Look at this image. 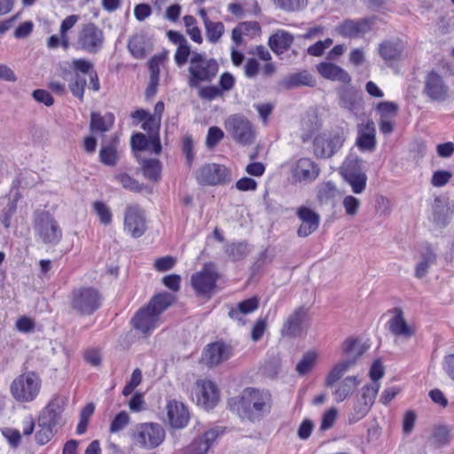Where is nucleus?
<instances>
[{"instance_id": "2f4dec72", "label": "nucleus", "mask_w": 454, "mask_h": 454, "mask_svg": "<svg viewBox=\"0 0 454 454\" xmlns=\"http://www.w3.org/2000/svg\"><path fill=\"white\" fill-rule=\"evenodd\" d=\"M378 52L386 62H393L401 58L403 46L398 41L387 40L379 45Z\"/></svg>"}, {"instance_id": "e433bc0d", "label": "nucleus", "mask_w": 454, "mask_h": 454, "mask_svg": "<svg viewBox=\"0 0 454 454\" xmlns=\"http://www.w3.org/2000/svg\"><path fill=\"white\" fill-rule=\"evenodd\" d=\"M367 348L368 346L362 343L357 339L349 338L344 341L342 352L346 356V358L354 359L356 364L357 359L364 355Z\"/></svg>"}, {"instance_id": "7ed1b4c3", "label": "nucleus", "mask_w": 454, "mask_h": 454, "mask_svg": "<svg viewBox=\"0 0 454 454\" xmlns=\"http://www.w3.org/2000/svg\"><path fill=\"white\" fill-rule=\"evenodd\" d=\"M219 70L217 61L205 54L192 51L189 60L187 83L192 89L200 88L201 83L211 82Z\"/></svg>"}, {"instance_id": "ddd939ff", "label": "nucleus", "mask_w": 454, "mask_h": 454, "mask_svg": "<svg viewBox=\"0 0 454 454\" xmlns=\"http://www.w3.org/2000/svg\"><path fill=\"white\" fill-rule=\"evenodd\" d=\"M373 18L347 19L336 27V32L344 38H358L372 30Z\"/></svg>"}, {"instance_id": "0e129e2a", "label": "nucleus", "mask_w": 454, "mask_h": 454, "mask_svg": "<svg viewBox=\"0 0 454 454\" xmlns=\"http://www.w3.org/2000/svg\"><path fill=\"white\" fill-rule=\"evenodd\" d=\"M222 95V90L215 86L200 87L199 90V97L206 100H213Z\"/></svg>"}, {"instance_id": "f257e3e1", "label": "nucleus", "mask_w": 454, "mask_h": 454, "mask_svg": "<svg viewBox=\"0 0 454 454\" xmlns=\"http://www.w3.org/2000/svg\"><path fill=\"white\" fill-rule=\"evenodd\" d=\"M174 302V296L168 293L154 295L146 307L140 309L133 317L136 330L149 334L161 323L160 315Z\"/></svg>"}, {"instance_id": "c9c22d12", "label": "nucleus", "mask_w": 454, "mask_h": 454, "mask_svg": "<svg viewBox=\"0 0 454 454\" xmlns=\"http://www.w3.org/2000/svg\"><path fill=\"white\" fill-rule=\"evenodd\" d=\"M136 157L142 167L144 176L151 181H158L161 172L160 161L157 159H144L138 154H136Z\"/></svg>"}, {"instance_id": "f03ea898", "label": "nucleus", "mask_w": 454, "mask_h": 454, "mask_svg": "<svg viewBox=\"0 0 454 454\" xmlns=\"http://www.w3.org/2000/svg\"><path fill=\"white\" fill-rule=\"evenodd\" d=\"M234 405L240 418L255 421L270 413L271 395L266 390L248 387L242 392Z\"/></svg>"}, {"instance_id": "6e6552de", "label": "nucleus", "mask_w": 454, "mask_h": 454, "mask_svg": "<svg viewBox=\"0 0 454 454\" xmlns=\"http://www.w3.org/2000/svg\"><path fill=\"white\" fill-rule=\"evenodd\" d=\"M345 140L343 130L320 134L314 139V154L319 158H331L342 147Z\"/></svg>"}, {"instance_id": "dca6fc26", "label": "nucleus", "mask_w": 454, "mask_h": 454, "mask_svg": "<svg viewBox=\"0 0 454 454\" xmlns=\"http://www.w3.org/2000/svg\"><path fill=\"white\" fill-rule=\"evenodd\" d=\"M424 93L432 100L442 101L448 96L449 87L436 72L427 74L424 82Z\"/></svg>"}, {"instance_id": "c756f323", "label": "nucleus", "mask_w": 454, "mask_h": 454, "mask_svg": "<svg viewBox=\"0 0 454 454\" xmlns=\"http://www.w3.org/2000/svg\"><path fill=\"white\" fill-rule=\"evenodd\" d=\"M142 129L148 132L150 143L152 145V151L160 154L161 152V145L159 136L160 121L153 115L149 116L142 124Z\"/></svg>"}, {"instance_id": "052dcab7", "label": "nucleus", "mask_w": 454, "mask_h": 454, "mask_svg": "<svg viewBox=\"0 0 454 454\" xmlns=\"http://www.w3.org/2000/svg\"><path fill=\"white\" fill-rule=\"evenodd\" d=\"M333 42L331 38H326L324 41H318L308 48V53L311 56L319 57L324 53L325 49L329 48L333 44Z\"/></svg>"}, {"instance_id": "a18cd8bd", "label": "nucleus", "mask_w": 454, "mask_h": 454, "mask_svg": "<svg viewBox=\"0 0 454 454\" xmlns=\"http://www.w3.org/2000/svg\"><path fill=\"white\" fill-rule=\"evenodd\" d=\"M207 40L212 43H217L224 33V26L222 22L211 21L205 26Z\"/></svg>"}, {"instance_id": "c03bdc74", "label": "nucleus", "mask_w": 454, "mask_h": 454, "mask_svg": "<svg viewBox=\"0 0 454 454\" xmlns=\"http://www.w3.org/2000/svg\"><path fill=\"white\" fill-rule=\"evenodd\" d=\"M344 179L351 186L354 193L360 194L365 190L367 183V176L365 173L357 175L348 174V176H344Z\"/></svg>"}, {"instance_id": "423d86ee", "label": "nucleus", "mask_w": 454, "mask_h": 454, "mask_svg": "<svg viewBox=\"0 0 454 454\" xmlns=\"http://www.w3.org/2000/svg\"><path fill=\"white\" fill-rule=\"evenodd\" d=\"M41 380L35 372L17 377L11 385V393L15 400L21 403L33 401L38 395Z\"/></svg>"}, {"instance_id": "4468645a", "label": "nucleus", "mask_w": 454, "mask_h": 454, "mask_svg": "<svg viewBox=\"0 0 454 454\" xmlns=\"http://www.w3.org/2000/svg\"><path fill=\"white\" fill-rule=\"evenodd\" d=\"M308 319L309 308L305 306L296 308L284 322L281 328L282 336L289 338L300 336Z\"/></svg>"}, {"instance_id": "473e14b6", "label": "nucleus", "mask_w": 454, "mask_h": 454, "mask_svg": "<svg viewBox=\"0 0 454 454\" xmlns=\"http://www.w3.org/2000/svg\"><path fill=\"white\" fill-rule=\"evenodd\" d=\"M355 365V360L351 358H345L344 360L337 363L329 372L325 378V386L333 387L334 384L341 379L352 366Z\"/></svg>"}, {"instance_id": "bf43d9fd", "label": "nucleus", "mask_w": 454, "mask_h": 454, "mask_svg": "<svg viewBox=\"0 0 454 454\" xmlns=\"http://www.w3.org/2000/svg\"><path fill=\"white\" fill-rule=\"evenodd\" d=\"M115 178L121 184V185L125 189L134 192L141 190V185L139 184V183L128 174H119L115 176Z\"/></svg>"}, {"instance_id": "7c9ffc66", "label": "nucleus", "mask_w": 454, "mask_h": 454, "mask_svg": "<svg viewBox=\"0 0 454 454\" xmlns=\"http://www.w3.org/2000/svg\"><path fill=\"white\" fill-rule=\"evenodd\" d=\"M294 35L286 31H278L269 38V45L277 55L287 51L294 43Z\"/></svg>"}, {"instance_id": "f704fd0d", "label": "nucleus", "mask_w": 454, "mask_h": 454, "mask_svg": "<svg viewBox=\"0 0 454 454\" xmlns=\"http://www.w3.org/2000/svg\"><path fill=\"white\" fill-rule=\"evenodd\" d=\"M359 385L356 376H348L335 386L333 395L337 402L344 401Z\"/></svg>"}, {"instance_id": "ea45409f", "label": "nucleus", "mask_w": 454, "mask_h": 454, "mask_svg": "<svg viewBox=\"0 0 454 454\" xmlns=\"http://www.w3.org/2000/svg\"><path fill=\"white\" fill-rule=\"evenodd\" d=\"M274 6L285 12H296L306 8L308 0H271Z\"/></svg>"}, {"instance_id": "1a4fd4ad", "label": "nucleus", "mask_w": 454, "mask_h": 454, "mask_svg": "<svg viewBox=\"0 0 454 454\" xmlns=\"http://www.w3.org/2000/svg\"><path fill=\"white\" fill-rule=\"evenodd\" d=\"M165 432L162 427L154 423L137 425L132 434L136 444L146 449L159 446L164 440Z\"/></svg>"}, {"instance_id": "9d476101", "label": "nucleus", "mask_w": 454, "mask_h": 454, "mask_svg": "<svg viewBox=\"0 0 454 454\" xmlns=\"http://www.w3.org/2000/svg\"><path fill=\"white\" fill-rule=\"evenodd\" d=\"M104 42L102 29L94 23H87L79 31L76 44L78 49L96 54L103 48Z\"/></svg>"}, {"instance_id": "72a5a7b5", "label": "nucleus", "mask_w": 454, "mask_h": 454, "mask_svg": "<svg viewBox=\"0 0 454 454\" xmlns=\"http://www.w3.org/2000/svg\"><path fill=\"white\" fill-rule=\"evenodd\" d=\"M114 116L108 113L102 116L98 113H91L90 129L91 132L104 133L108 131L114 125Z\"/></svg>"}, {"instance_id": "69168bd1", "label": "nucleus", "mask_w": 454, "mask_h": 454, "mask_svg": "<svg viewBox=\"0 0 454 454\" xmlns=\"http://www.w3.org/2000/svg\"><path fill=\"white\" fill-rule=\"evenodd\" d=\"M41 429L35 434V441L38 444L43 445L47 443L53 436V429L47 426H39Z\"/></svg>"}, {"instance_id": "20e7f679", "label": "nucleus", "mask_w": 454, "mask_h": 454, "mask_svg": "<svg viewBox=\"0 0 454 454\" xmlns=\"http://www.w3.org/2000/svg\"><path fill=\"white\" fill-rule=\"evenodd\" d=\"M224 129L234 142L243 146L254 144L256 137L254 126L240 114L230 115L224 121Z\"/></svg>"}, {"instance_id": "13d9d810", "label": "nucleus", "mask_w": 454, "mask_h": 454, "mask_svg": "<svg viewBox=\"0 0 454 454\" xmlns=\"http://www.w3.org/2000/svg\"><path fill=\"white\" fill-rule=\"evenodd\" d=\"M191 46L188 43L177 47L175 54V61L178 67H183L188 60L189 56H192Z\"/></svg>"}, {"instance_id": "5701e85b", "label": "nucleus", "mask_w": 454, "mask_h": 454, "mask_svg": "<svg viewBox=\"0 0 454 454\" xmlns=\"http://www.w3.org/2000/svg\"><path fill=\"white\" fill-rule=\"evenodd\" d=\"M388 328L390 333L395 335L396 342L399 340H407L415 334L414 327L408 325L400 309H395V316L388 321Z\"/></svg>"}, {"instance_id": "39448f33", "label": "nucleus", "mask_w": 454, "mask_h": 454, "mask_svg": "<svg viewBox=\"0 0 454 454\" xmlns=\"http://www.w3.org/2000/svg\"><path fill=\"white\" fill-rule=\"evenodd\" d=\"M35 231L46 245L56 246L62 239V230L57 220L47 211H39L34 217Z\"/></svg>"}, {"instance_id": "0eeeda50", "label": "nucleus", "mask_w": 454, "mask_h": 454, "mask_svg": "<svg viewBox=\"0 0 454 454\" xmlns=\"http://www.w3.org/2000/svg\"><path fill=\"white\" fill-rule=\"evenodd\" d=\"M102 296L92 287H82L72 294L71 307L81 315H91L101 305Z\"/></svg>"}, {"instance_id": "a878e982", "label": "nucleus", "mask_w": 454, "mask_h": 454, "mask_svg": "<svg viewBox=\"0 0 454 454\" xmlns=\"http://www.w3.org/2000/svg\"><path fill=\"white\" fill-rule=\"evenodd\" d=\"M437 262V254L429 244H427L419 253V259L415 266L414 276L421 279L427 276L431 266Z\"/></svg>"}, {"instance_id": "2eb2a0df", "label": "nucleus", "mask_w": 454, "mask_h": 454, "mask_svg": "<svg viewBox=\"0 0 454 454\" xmlns=\"http://www.w3.org/2000/svg\"><path fill=\"white\" fill-rule=\"evenodd\" d=\"M217 273L213 264H206L203 269L193 274L192 286L198 294H207L215 286Z\"/></svg>"}, {"instance_id": "f8f14e48", "label": "nucleus", "mask_w": 454, "mask_h": 454, "mask_svg": "<svg viewBox=\"0 0 454 454\" xmlns=\"http://www.w3.org/2000/svg\"><path fill=\"white\" fill-rule=\"evenodd\" d=\"M319 166L310 158L302 157L297 160L292 166L291 176L294 184H310L320 174Z\"/></svg>"}, {"instance_id": "a19ab883", "label": "nucleus", "mask_w": 454, "mask_h": 454, "mask_svg": "<svg viewBox=\"0 0 454 454\" xmlns=\"http://www.w3.org/2000/svg\"><path fill=\"white\" fill-rule=\"evenodd\" d=\"M86 85L87 80L85 76L82 75L81 74H76L74 75L73 80L69 82L68 88L74 97L82 101Z\"/></svg>"}, {"instance_id": "09e8293b", "label": "nucleus", "mask_w": 454, "mask_h": 454, "mask_svg": "<svg viewBox=\"0 0 454 454\" xmlns=\"http://www.w3.org/2000/svg\"><path fill=\"white\" fill-rule=\"evenodd\" d=\"M101 162L108 166H114L117 162V152L114 145L102 146L99 152Z\"/></svg>"}, {"instance_id": "393cba45", "label": "nucleus", "mask_w": 454, "mask_h": 454, "mask_svg": "<svg viewBox=\"0 0 454 454\" xmlns=\"http://www.w3.org/2000/svg\"><path fill=\"white\" fill-rule=\"evenodd\" d=\"M375 134L376 130L372 121L369 120L366 123L359 124L356 142L359 149L372 152L376 146Z\"/></svg>"}, {"instance_id": "cd10ccee", "label": "nucleus", "mask_w": 454, "mask_h": 454, "mask_svg": "<svg viewBox=\"0 0 454 454\" xmlns=\"http://www.w3.org/2000/svg\"><path fill=\"white\" fill-rule=\"evenodd\" d=\"M317 70L325 79L338 81L344 84H348L351 82L348 73L336 64L322 62L317 66Z\"/></svg>"}, {"instance_id": "4c0bfd02", "label": "nucleus", "mask_w": 454, "mask_h": 454, "mask_svg": "<svg viewBox=\"0 0 454 454\" xmlns=\"http://www.w3.org/2000/svg\"><path fill=\"white\" fill-rule=\"evenodd\" d=\"M224 252L230 260L237 262L247 257L250 249L247 242H236L226 245Z\"/></svg>"}, {"instance_id": "c85d7f7f", "label": "nucleus", "mask_w": 454, "mask_h": 454, "mask_svg": "<svg viewBox=\"0 0 454 454\" xmlns=\"http://www.w3.org/2000/svg\"><path fill=\"white\" fill-rule=\"evenodd\" d=\"M74 74H81L85 76L87 74L90 78V84L94 91H98L100 89V83L97 72L93 68V64L83 59H73L71 63Z\"/></svg>"}, {"instance_id": "4be33fe9", "label": "nucleus", "mask_w": 454, "mask_h": 454, "mask_svg": "<svg viewBox=\"0 0 454 454\" xmlns=\"http://www.w3.org/2000/svg\"><path fill=\"white\" fill-rule=\"evenodd\" d=\"M380 389V383L366 385L361 389V395L354 405L355 414L357 419L364 418L370 411Z\"/></svg>"}, {"instance_id": "de8ad7c7", "label": "nucleus", "mask_w": 454, "mask_h": 454, "mask_svg": "<svg viewBox=\"0 0 454 454\" xmlns=\"http://www.w3.org/2000/svg\"><path fill=\"white\" fill-rule=\"evenodd\" d=\"M317 355L314 352L306 353L302 359L296 365V371L299 374L304 375L308 373L314 366Z\"/></svg>"}, {"instance_id": "864d4df0", "label": "nucleus", "mask_w": 454, "mask_h": 454, "mask_svg": "<svg viewBox=\"0 0 454 454\" xmlns=\"http://www.w3.org/2000/svg\"><path fill=\"white\" fill-rule=\"evenodd\" d=\"M376 109L380 114V118H388L396 114L398 106L394 102L384 101L379 103Z\"/></svg>"}, {"instance_id": "3c124183", "label": "nucleus", "mask_w": 454, "mask_h": 454, "mask_svg": "<svg viewBox=\"0 0 454 454\" xmlns=\"http://www.w3.org/2000/svg\"><path fill=\"white\" fill-rule=\"evenodd\" d=\"M360 205V200L352 195L345 196L342 200V206L345 209V212L349 216H355L357 215Z\"/></svg>"}, {"instance_id": "338daca9", "label": "nucleus", "mask_w": 454, "mask_h": 454, "mask_svg": "<svg viewBox=\"0 0 454 454\" xmlns=\"http://www.w3.org/2000/svg\"><path fill=\"white\" fill-rule=\"evenodd\" d=\"M209 447L210 446L202 438H199L194 440L189 446V452L191 454H205Z\"/></svg>"}, {"instance_id": "b1692460", "label": "nucleus", "mask_w": 454, "mask_h": 454, "mask_svg": "<svg viewBox=\"0 0 454 454\" xmlns=\"http://www.w3.org/2000/svg\"><path fill=\"white\" fill-rule=\"evenodd\" d=\"M297 216L301 222L297 231L298 236L308 237L318 228L320 215L314 210L301 206L297 209Z\"/></svg>"}, {"instance_id": "6ab92c4d", "label": "nucleus", "mask_w": 454, "mask_h": 454, "mask_svg": "<svg viewBox=\"0 0 454 454\" xmlns=\"http://www.w3.org/2000/svg\"><path fill=\"white\" fill-rule=\"evenodd\" d=\"M231 356V347L223 342L208 344L205 348L201 361L207 366H215L226 361Z\"/></svg>"}, {"instance_id": "37998d69", "label": "nucleus", "mask_w": 454, "mask_h": 454, "mask_svg": "<svg viewBox=\"0 0 454 454\" xmlns=\"http://www.w3.org/2000/svg\"><path fill=\"white\" fill-rule=\"evenodd\" d=\"M184 22L186 28V33L190 35L191 39L193 42L200 44L203 42V38L201 35V31L197 26L196 19L192 15H186L184 17Z\"/></svg>"}, {"instance_id": "aec40b11", "label": "nucleus", "mask_w": 454, "mask_h": 454, "mask_svg": "<svg viewBox=\"0 0 454 454\" xmlns=\"http://www.w3.org/2000/svg\"><path fill=\"white\" fill-rule=\"evenodd\" d=\"M63 410L61 401L59 398L52 399L42 411L38 419L39 426H47L52 428L60 427L63 424Z\"/></svg>"}, {"instance_id": "4d7b16f0", "label": "nucleus", "mask_w": 454, "mask_h": 454, "mask_svg": "<svg viewBox=\"0 0 454 454\" xmlns=\"http://www.w3.org/2000/svg\"><path fill=\"white\" fill-rule=\"evenodd\" d=\"M128 47L131 54L137 59H142L145 56V51L140 37L135 36L130 39Z\"/></svg>"}, {"instance_id": "774afa93", "label": "nucleus", "mask_w": 454, "mask_h": 454, "mask_svg": "<svg viewBox=\"0 0 454 454\" xmlns=\"http://www.w3.org/2000/svg\"><path fill=\"white\" fill-rule=\"evenodd\" d=\"M442 369L446 375L454 381V354L448 355L444 357Z\"/></svg>"}, {"instance_id": "e2e57ef3", "label": "nucleus", "mask_w": 454, "mask_h": 454, "mask_svg": "<svg viewBox=\"0 0 454 454\" xmlns=\"http://www.w3.org/2000/svg\"><path fill=\"white\" fill-rule=\"evenodd\" d=\"M452 174L447 170H437L433 174L431 184L435 187L445 185L451 178Z\"/></svg>"}, {"instance_id": "49530a36", "label": "nucleus", "mask_w": 454, "mask_h": 454, "mask_svg": "<svg viewBox=\"0 0 454 454\" xmlns=\"http://www.w3.org/2000/svg\"><path fill=\"white\" fill-rule=\"evenodd\" d=\"M286 83L289 87H297L301 85L313 86L314 81L312 76L307 71H302L290 75L286 80Z\"/></svg>"}, {"instance_id": "603ef678", "label": "nucleus", "mask_w": 454, "mask_h": 454, "mask_svg": "<svg viewBox=\"0 0 454 454\" xmlns=\"http://www.w3.org/2000/svg\"><path fill=\"white\" fill-rule=\"evenodd\" d=\"M224 137L223 131L216 127L213 126L208 129L206 144L209 148L215 147Z\"/></svg>"}, {"instance_id": "412c9836", "label": "nucleus", "mask_w": 454, "mask_h": 454, "mask_svg": "<svg viewBox=\"0 0 454 454\" xmlns=\"http://www.w3.org/2000/svg\"><path fill=\"white\" fill-rule=\"evenodd\" d=\"M339 105L355 115H358L364 110L362 94L352 88H342L338 91Z\"/></svg>"}, {"instance_id": "6e6d98bb", "label": "nucleus", "mask_w": 454, "mask_h": 454, "mask_svg": "<svg viewBox=\"0 0 454 454\" xmlns=\"http://www.w3.org/2000/svg\"><path fill=\"white\" fill-rule=\"evenodd\" d=\"M152 146L149 137H147L143 133H137L131 137V147L134 151H144Z\"/></svg>"}, {"instance_id": "79ce46f5", "label": "nucleus", "mask_w": 454, "mask_h": 454, "mask_svg": "<svg viewBox=\"0 0 454 454\" xmlns=\"http://www.w3.org/2000/svg\"><path fill=\"white\" fill-rule=\"evenodd\" d=\"M337 188L333 182L327 181L322 183L317 187V199L321 203H326L335 198Z\"/></svg>"}, {"instance_id": "8fccbe9b", "label": "nucleus", "mask_w": 454, "mask_h": 454, "mask_svg": "<svg viewBox=\"0 0 454 454\" xmlns=\"http://www.w3.org/2000/svg\"><path fill=\"white\" fill-rule=\"evenodd\" d=\"M93 208L97 213L99 221L105 225L112 223V212L110 208L102 201H96L93 204Z\"/></svg>"}, {"instance_id": "a211bd4d", "label": "nucleus", "mask_w": 454, "mask_h": 454, "mask_svg": "<svg viewBox=\"0 0 454 454\" xmlns=\"http://www.w3.org/2000/svg\"><path fill=\"white\" fill-rule=\"evenodd\" d=\"M196 397L199 405L209 410L218 402L216 386L210 380H200L196 383Z\"/></svg>"}, {"instance_id": "5fc2aeb1", "label": "nucleus", "mask_w": 454, "mask_h": 454, "mask_svg": "<svg viewBox=\"0 0 454 454\" xmlns=\"http://www.w3.org/2000/svg\"><path fill=\"white\" fill-rule=\"evenodd\" d=\"M129 422V416L125 411H121L115 416L110 425V432L117 433L122 430Z\"/></svg>"}, {"instance_id": "f3484780", "label": "nucleus", "mask_w": 454, "mask_h": 454, "mask_svg": "<svg viewBox=\"0 0 454 454\" xmlns=\"http://www.w3.org/2000/svg\"><path fill=\"white\" fill-rule=\"evenodd\" d=\"M228 175L227 168L219 164H207L197 172V180L203 185H216L225 182Z\"/></svg>"}, {"instance_id": "9b49d317", "label": "nucleus", "mask_w": 454, "mask_h": 454, "mask_svg": "<svg viewBox=\"0 0 454 454\" xmlns=\"http://www.w3.org/2000/svg\"><path fill=\"white\" fill-rule=\"evenodd\" d=\"M124 230L133 238L141 237L146 231L144 209L137 204H129L124 211Z\"/></svg>"}, {"instance_id": "680f3d73", "label": "nucleus", "mask_w": 454, "mask_h": 454, "mask_svg": "<svg viewBox=\"0 0 454 454\" xmlns=\"http://www.w3.org/2000/svg\"><path fill=\"white\" fill-rule=\"evenodd\" d=\"M433 439L439 446L447 444L450 442L449 429L443 426L436 427L433 434Z\"/></svg>"}, {"instance_id": "58836bf2", "label": "nucleus", "mask_w": 454, "mask_h": 454, "mask_svg": "<svg viewBox=\"0 0 454 454\" xmlns=\"http://www.w3.org/2000/svg\"><path fill=\"white\" fill-rule=\"evenodd\" d=\"M363 161L356 155L349 154L340 167V173L344 176H348V174L357 175L364 173L363 171Z\"/></svg>"}, {"instance_id": "bb28decb", "label": "nucleus", "mask_w": 454, "mask_h": 454, "mask_svg": "<svg viewBox=\"0 0 454 454\" xmlns=\"http://www.w3.org/2000/svg\"><path fill=\"white\" fill-rule=\"evenodd\" d=\"M169 424L175 428L184 427L189 420V412L186 407L177 401H169L167 406Z\"/></svg>"}]
</instances>
